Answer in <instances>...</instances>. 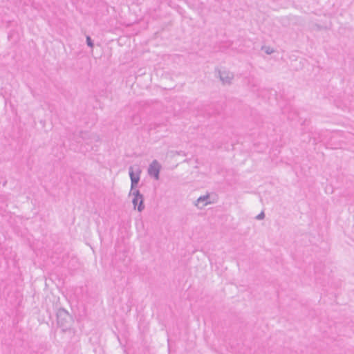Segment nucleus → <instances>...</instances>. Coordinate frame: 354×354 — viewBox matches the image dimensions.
I'll return each mask as SVG.
<instances>
[{
	"label": "nucleus",
	"mask_w": 354,
	"mask_h": 354,
	"mask_svg": "<svg viewBox=\"0 0 354 354\" xmlns=\"http://www.w3.org/2000/svg\"><path fill=\"white\" fill-rule=\"evenodd\" d=\"M209 194L201 196L197 199L195 205L199 209H202L203 207H205L207 204L210 203V201H209Z\"/></svg>",
	"instance_id": "0eeeda50"
},
{
	"label": "nucleus",
	"mask_w": 354,
	"mask_h": 354,
	"mask_svg": "<svg viewBox=\"0 0 354 354\" xmlns=\"http://www.w3.org/2000/svg\"><path fill=\"white\" fill-rule=\"evenodd\" d=\"M131 122L135 124L138 125L141 122V118L138 115H133L131 118Z\"/></svg>",
	"instance_id": "6e6552de"
},
{
	"label": "nucleus",
	"mask_w": 354,
	"mask_h": 354,
	"mask_svg": "<svg viewBox=\"0 0 354 354\" xmlns=\"http://www.w3.org/2000/svg\"><path fill=\"white\" fill-rule=\"evenodd\" d=\"M160 169H161V165L159 164V162L156 160H154L149 165V167L148 168V174L151 176H153L156 180H158Z\"/></svg>",
	"instance_id": "20e7f679"
},
{
	"label": "nucleus",
	"mask_w": 354,
	"mask_h": 354,
	"mask_svg": "<svg viewBox=\"0 0 354 354\" xmlns=\"http://www.w3.org/2000/svg\"><path fill=\"white\" fill-rule=\"evenodd\" d=\"M141 174V169L138 167L136 171L133 169V166H130L129 168V174L131 179V190L129 192V195H131V192H133L135 188L137 187L139 181H140V175Z\"/></svg>",
	"instance_id": "f03ea898"
},
{
	"label": "nucleus",
	"mask_w": 354,
	"mask_h": 354,
	"mask_svg": "<svg viewBox=\"0 0 354 354\" xmlns=\"http://www.w3.org/2000/svg\"><path fill=\"white\" fill-rule=\"evenodd\" d=\"M86 44L88 46L93 48L94 46L93 41L91 39L90 36H86Z\"/></svg>",
	"instance_id": "1a4fd4ad"
},
{
	"label": "nucleus",
	"mask_w": 354,
	"mask_h": 354,
	"mask_svg": "<svg viewBox=\"0 0 354 354\" xmlns=\"http://www.w3.org/2000/svg\"><path fill=\"white\" fill-rule=\"evenodd\" d=\"M80 137L82 140H86L88 142H92L93 140L97 142L100 139L98 136L88 131H80Z\"/></svg>",
	"instance_id": "423d86ee"
},
{
	"label": "nucleus",
	"mask_w": 354,
	"mask_h": 354,
	"mask_svg": "<svg viewBox=\"0 0 354 354\" xmlns=\"http://www.w3.org/2000/svg\"><path fill=\"white\" fill-rule=\"evenodd\" d=\"M160 124H156V123L150 124L149 126V131H151L153 129H155L156 127H160Z\"/></svg>",
	"instance_id": "9d476101"
},
{
	"label": "nucleus",
	"mask_w": 354,
	"mask_h": 354,
	"mask_svg": "<svg viewBox=\"0 0 354 354\" xmlns=\"http://www.w3.org/2000/svg\"><path fill=\"white\" fill-rule=\"evenodd\" d=\"M265 217V214L263 212H261L260 214H259L257 216H256V219L257 220H261L263 218H264Z\"/></svg>",
	"instance_id": "9b49d317"
},
{
	"label": "nucleus",
	"mask_w": 354,
	"mask_h": 354,
	"mask_svg": "<svg viewBox=\"0 0 354 354\" xmlns=\"http://www.w3.org/2000/svg\"><path fill=\"white\" fill-rule=\"evenodd\" d=\"M181 152H182V151L178 152V154L183 155V153H181Z\"/></svg>",
	"instance_id": "4468645a"
},
{
	"label": "nucleus",
	"mask_w": 354,
	"mask_h": 354,
	"mask_svg": "<svg viewBox=\"0 0 354 354\" xmlns=\"http://www.w3.org/2000/svg\"><path fill=\"white\" fill-rule=\"evenodd\" d=\"M131 195L133 196L132 203L134 208H137L138 211L141 212L145 209L143 195L139 190H134L133 192H131Z\"/></svg>",
	"instance_id": "7ed1b4c3"
},
{
	"label": "nucleus",
	"mask_w": 354,
	"mask_h": 354,
	"mask_svg": "<svg viewBox=\"0 0 354 354\" xmlns=\"http://www.w3.org/2000/svg\"><path fill=\"white\" fill-rule=\"evenodd\" d=\"M181 152H182V151L178 152V154L183 155V153H181Z\"/></svg>",
	"instance_id": "ddd939ff"
},
{
	"label": "nucleus",
	"mask_w": 354,
	"mask_h": 354,
	"mask_svg": "<svg viewBox=\"0 0 354 354\" xmlns=\"http://www.w3.org/2000/svg\"><path fill=\"white\" fill-rule=\"evenodd\" d=\"M216 71L218 72V77L223 84H231V81L234 77V75L232 73L227 71H221L220 69H216Z\"/></svg>",
	"instance_id": "39448f33"
},
{
	"label": "nucleus",
	"mask_w": 354,
	"mask_h": 354,
	"mask_svg": "<svg viewBox=\"0 0 354 354\" xmlns=\"http://www.w3.org/2000/svg\"><path fill=\"white\" fill-rule=\"evenodd\" d=\"M73 322L72 316L64 308H59L57 313V324L63 332L70 330Z\"/></svg>",
	"instance_id": "f257e3e1"
},
{
	"label": "nucleus",
	"mask_w": 354,
	"mask_h": 354,
	"mask_svg": "<svg viewBox=\"0 0 354 354\" xmlns=\"http://www.w3.org/2000/svg\"><path fill=\"white\" fill-rule=\"evenodd\" d=\"M266 53L268 54V55H270L271 53H273V50H270V48H267V49L266 50Z\"/></svg>",
	"instance_id": "f8f14e48"
}]
</instances>
